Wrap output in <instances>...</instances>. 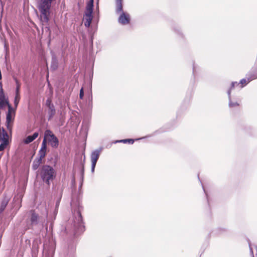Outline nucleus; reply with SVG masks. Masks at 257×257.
<instances>
[{"label":"nucleus","instance_id":"f257e3e1","mask_svg":"<svg viewBox=\"0 0 257 257\" xmlns=\"http://www.w3.org/2000/svg\"><path fill=\"white\" fill-rule=\"evenodd\" d=\"M53 0H40L39 10L40 12V20L43 23H48L49 20L50 9Z\"/></svg>","mask_w":257,"mask_h":257},{"label":"nucleus","instance_id":"f03ea898","mask_svg":"<svg viewBox=\"0 0 257 257\" xmlns=\"http://www.w3.org/2000/svg\"><path fill=\"white\" fill-rule=\"evenodd\" d=\"M40 176L43 182L49 185L55 177V171L52 167L45 165L41 169Z\"/></svg>","mask_w":257,"mask_h":257},{"label":"nucleus","instance_id":"7ed1b4c3","mask_svg":"<svg viewBox=\"0 0 257 257\" xmlns=\"http://www.w3.org/2000/svg\"><path fill=\"white\" fill-rule=\"evenodd\" d=\"M71 207L72 209L74 210V214L75 216V219L74 221V226L77 229V231L78 232H83L84 231V225L80 214L79 206L78 205V208L76 210L74 209L75 206L73 203H71Z\"/></svg>","mask_w":257,"mask_h":257},{"label":"nucleus","instance_id":"20e7f679","mask_svg":"<svg viewBox=\"0 0 257 257\" xmlns=\"http://www.w3.org/2000/svg\"><path fill=\"white\" fill-rule=\"evenodd\" d=\"M93 0H90L87 4L85 14L83 17L84 25L89 27L92 20Z\"/></svg>","mask_w":257,"mask_h":257},{"label":"nucleus","instance_id":"39448f33","mask_svg":"<svg viewBox=\"0 0 257 257\" xmlns=\"http://www.w3.org/2000/svg\"><path fill=\"white\" fill-rule=\"evenodd\" d=\"M44 140L53 148H57L58 147L59 140L50 130H47L45 132Z\"/></svg>","mask_w":257,"mask_h":257},{"label":"nucleus","instance_id":"423d86ee","mask_svg":"<svg viewBox=\"0 0 257 257\" xmlns=\"http://www.w3.org/2000/svg\"><path fill=\"white\" fill-rule=\"evenodd\" d=\"M101 150H96L91 154V172H94L97 161L99 157Z\"/></svg>","mask_w":257,"mask_h":257},{"label":"nucleus","instance_id":"0eeeda50","mask_svg":"<svg viewBox=\"0 0 257 257\" xmlns=\"http://www.w3.org/2000/svg\"><path fill=\"white\" fill-rule=\"evenodd\" d=\"M130 15L127 13L122 12L120 14L118 22L122 25L128 24L130 22Z\"/></svg>","mask_w":257,"mask_h":257},{"label":"nucleus","instance_id":"6e6552de","mask_svg":"<svg viewBox=\"0 0 257 257\" xmlns=\"http://www.w3.org/2000/svg\"><path fill=\"white\" fill-rule=\"evenodd\" d=\"M15 113V109L8 104V111L7 114V122L10 123L13 119Z\"/></svg>","mask_w":257,"mask_h":257},{"label":"nucleus","instance_id":"1a4fd4ad","mask_svg":"<svg viewBox=\"0 0 257 257\" xmlns=\"http://www.w3.org/2000/svg\"><path fill=\"white\" fill-rule=\"evenodd\" d=\"M8 140L9 136L7 132L3 130L2 131L0 132V140L2 142L1 143L7 145L8 144Z\"/></svg>","mask_w":257,"mask_h":257},{"label":"nucleus","instance_id":"9d476101","mask_svg":"<svg viewBox=\"0 0 257 257\" xmlns=\"http://www.w3.org/2000/svg\"><path fill=\"white\" fill-rule=\"evenodd\" d=\"M257 78V73L253 75L250 77H247V79H242L240 81V83L242 85L241 88H242L244 85H246L248 82L251 80Z\"/></svg>","mask_w":257,"mask_h":257},{"label":"nucleus","instance_id":"9b49d317","mask_svg":"<svg viewBox=\"0 0 257 257\" xmlns=\"http://www.w3.org/2000/svg\"><path fill=\"white\" fill-rule=\"evenodd\" d=\"M38 136L39 133L38 132H35L32 136H28L24 140V143L26 144H28L35 140Z\"/></svg>","mask_w":257,"mask_h":257},{"label":"nucleus","instance_id":"f8f14e48","mask_svg":"<svg viewBox=\"0 0 257 257\" xmlns=\"http://www.w3.org/2000/svg\"><path fill=\"white\" fill-rule=\"evenodd\" d=\"M42 163L41 158H36L33 163V169L37 170Z\"/></svg>","mask_w":257,"mask_h":257},{"label":"nucleus","instance_id":"ddd939ff","mask_svg":"<svg viewBox=\"0 0 257 257\" xmlns=\"http://www.w3.org/2000/svg\"><path fill=\"white\" fill-rule=\"evenodd\" d=\"M116 11L117 13L122 12V0H116Z\"/></svg>","mask_w":257,"mask_h":257},{"label":"nucleus","instance_id":"4468645a","mask_svg":"<svg viewBox=\"0 0 257 257\" xmlns=\"http://www.w3.org/2000/svg\"><path fill=\"white\" fill-rule=\"evenodd\" d=\"M228 98H229V106L230 107H236V106H238L239 105V103L237 102H233L231 101V97H230V90H229L228 91Z\"/></svg>","mask_w":257,"mask_h":257},{"label":"nucleus","instance_id":"2eb2a0df","mask_svg":"<svg viewBox=\"0 0 257 257\" xmlns=\"http://www.w3.org/2000/svg\"><path fill=\"white\" fill-rule=\"evenodd\" d=\"M48 108V114L49 115V119L52 118L55 113V109L54 108V106L51 105V106H49Z\"/></svg>","mask_w":257,"mask_h":257},{"label":"nucleus","instance_id":"dca6fc26","mask_svg":"<svg viewBox=\"0 0 257 257\" xmlns=\"http://www.w3.org/2000/svg\"><path fill=\"white\" fill-rule=\"evenodd\" d=\"M9 102L5 99L4 96H0V107H3L6 105H8Z\"/></svg>","mask_w":257,"mask_h":257},{"label":"nucleus","instance_id":"f3484780","mask_svg":"<svg viewBox=\"0 0 257 257\" xmlns=\"http://www.w3.org/2000/svg\"><path fill=\"white\" fill-rule=\"evenodd\" d=\"M19 100H20V96L18 94V88H17V94H16V97H15V101H14V103H15V107H17V106H18V104L19 103Z\"/></svg>","mask_w":257,"mask_h":257},{"label":"nucleus","instance_id":"a211bd4d","mask_svg":"<svg viewBox=\"0 0 257 257\" xmlns=\"http://www.w3.org/2000/svg\"><path fill=\"white\" fill-rule=\"evenodd\" d=\"M135 142V140L133 139H124V140H121L120 141H117L116 142H122L123 143H128L129 144H133Z\"/></svg>","mask_w":257,"mask_h":257},{"label":"nucleus","instance_id":"6ab92c4d","mask_svg":"<svg viewBox=\"0 0 257 257\" xmlns=\"http://www.w3.org/2000/svg\"><path fill=\"white\" fill-rule=\"evenodd\" d=\"M40 150H42L44 151H46L47 150V142H46V140H44V139L43 140L41 148Z\"/></svg>","mask_w":257,"mask_h":257},{"label":"nucleus","instance_id":"aec40b11","mask_svg":"<svg viewBox=\"0 0 257 257\" xmlns=\"http://www.w3.org/2000/svg\"><path fill=\"white\" fill-rule=\"evenodd\" d=\"M46 154V151L39 150V154H38L39 156V157L38 158H41V159L42 160V159H43L45 157Z\"/></svg>","mask_w":257,"mask_h":257},{"label":"nucleus","instance_id":"412c9836","mask_svg":"<svg viewBox=\"0 0 257 257\" xmlns=\"http://www.w3.org/2000/svg\"><path fill=\"white\" fill-rule=\"evenodd\" d=\"M8 200H5L2 202L1 207H0L1 211H3L5 209V208H6V207L8 204Z\"/></svg>","mask_w":257,"mask_h":257},{"label":"nucleus","instance_id":"4be33fe9","mask_svg":"<svg viewBox=\"0 0 257 257\" xmlns=\"http://www.w3.org/2000/svg\"><path fill=\"white\" fill-rule=\"evenodd\" d=\"M38 216L35 214H33L31 217V221L33 223H34L37 221Z\"/></svg>","mask_w":257,"mask_h":257},{"label":"nucleus","instance_id":"5701e85b","mask_svg":"<svg viewBox=\"0 0 257 257\" xmlns=\"http://www.w3.org/2000/svg\"><path fill=\"white\" fill-rule=\"evenodd\" d=\"M57 66H58V64H57V62H56V61L53 60L52 65H51V68L53 70H55L57 68Z\"/></svg>","mask_w":257,"mask_h":257},{"label":"nucleus","instance_id":"b1692460","mask_svg":"<svg viewBox=\"0 0 257 257\" xmlns=\"http://www.w3.org/2000/svg\"><path fill=\"white\" fill-rule=\"evenodd\" d=\"M46 105L48 107L51 106V105H53V104L51 102V100L50 98H48L46 101Z\"/></svg>","mask_w":257,"mask_h":257},{"label":"nucleus","instance_id":"393cba45","mask_svg":"<svg viewBox=\"0 0 257 257\" xmlns=\"http://www.w3.org/2000/svg\"><path fill=\"white\" fill-rule=\"evenodd\" d=\"M83 96H84V92H83V88H82L81 89H80V94H79V97L81 99H82L83 97Z\"/></svg>","mask_w":257,"mask_h":257},{"label":"nucleus","instance_id":"a878e982","mask_svg":"<svg viewBox=\"0 0 257 257\" xmlns=\"http://www.w3.org/2000/svg\"><path fill=\"white\" fill-rule=\"evenodd\" d=\"M248 244H249V247L250 252V253H251V255L252 256V257H254V256H253V249H252V247H251V246L250 243V242H248Z\"/></svg>","mask_w":257,"mask_h":257},{"label":"nucleus","instance_id":"bb28decb","mask_svg":"<svg viewBox=\"0 0 257 257\" xmlns=\"http://www.w3.org/2000/svg\"><path fill=\"white\" fill-rule=\"evenodd\" d=\"M6 145H4V144L1 143L0 145V151L3 150L7 146Z\"/></svg>","mask_w":257,"mask_h":257},{"label":"nucleus","instance_id":"cd10ccee","mask_svg":"<svg viewBox=\"0 0 257 257\" xmlns=\"http://www.w3.org/2000/svg\"><path fill=\"white\" fill-rule=\"evenodd\" d=\"M235 85H238L239 84L237 83L236 82H232V84H231V88L234 87L235 86Z\"/></svg>","mask_w":257,"mask_h":257}]
</instances>
